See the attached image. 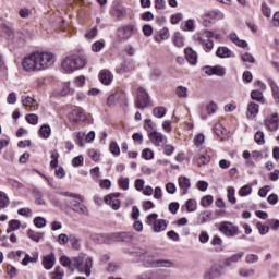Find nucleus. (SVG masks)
<instances>
[{"label": "nucleus", "instance_id": "31", "mask_svg": "<svg viewBox=\"0 0 279 279\" xmlns=\"http://www.w3.org/2000/svg\"><path fill=\"white\" fill-rule=\"evenodd\" d=\"M211 245H214L216 252H222L223 251V241L221 238L215 235L211 240Z\"/></svg>", "mask_w": 279, "mask_h": 279}, {"label": "nucleus", "instance_id": "5", "mask_svg": "<svg viewBox=\"0 0 279 279\" xmlns=\"http://www.w3.org/2000/svg\"><path fill=\"white\" fill-rule=\"evenodd\" d=\"M147 226H151L153 232H165L167 230V221L158 219L157 214H150L146 219Z\"/></svg>", "mask_w": 279, "mask_h": 279}, {"label": "nucleus", "instance_id": "63", "mask_svg": "<svg viewBox=\"0 0 279 279\" xmlns=\"http://www.w3.org/2000/svg\"><path fill=\"white\" fill-rule=\"evenodd\" d=\"M145 189V180L143 179H137L135 181V190L142 193V191Z\"/></svg>", "mask_w": 279, "mask_h": 279}, {"label": "nucleus", "instance_id": "23", "mask_svg": "<svg viewBox=\"0 0 279 279\" xmlns=\"http://www.w3.org/2000/svg\"><path fill=\"white\" fill-rule=\"evenodd\" d=\"M259 106L258 104L251 102L247 106V112L246 117L247 119H255V117L258 114Z\"/></svg>", "mask_w": 279, "mask_h": 279}, {"label": "nucleus", "instance_id": "62", "mask_svg": "<svg viewBox=\"0 0 279 279\" xmlns=\"http://www.w3.org/2000/svg\"><path fill=\"white\" fill-rule=\"evenodd\" d=\"M186 210H195L197 208V202L195 199H187L185 203Z\"/></svg>", "mask_w": 279, "mask_h": 279}, {"label": "nucleus", "instance_id": "27", "mask_svg": "<svg viewBox=\"0 0 279 279\" xmlns=\"http://www.w3.org/2000/svg\"><path fill=\"white\" fill-rule=\"evenodd\" d=\"M218 58H232V50H229L228 47H218L216 51Z\"/></svg>", "mask_w": 279, "mask_h": 279}, {"label": "nucleus", "instance_id": "22", "mask_svg": "<svg viewBox=\"0 0 279 279\" xmlns=\"http://www.w3.org/2000/svg\"><path fill=\"white\" fill-rule=\"evenodd\" d=\"M206 17L211 20V21H223L225 16L223 13L219 10H213V11H207L205 13Z\"/></svg>", "mask_w": 279, "mask_h": 279}, {"label": "nucleus", "instance_id": "54", "mask_svg": "<svg viewBox=\"0 0 279 279\" xmlns=\"http://www.w3.org/2000/svg\"><path fill=\"white\" fill-rule=\"evenodd\" d=\"M210 204H213V196L210 195H206L201 199V206H203V208H208Z\"/></svg>", "mask_w": 279, "mask_h": 279}, {"label": "nucleus", "instance_id": "20", "mask_svg": "<svg viewBox=\"0 0 279 279\" xmlns=\"http://www.w3.org/2000/svg\"><path fill=\"white\" fill-rule=\"evenodd\" d=\"M99 80L105 86H110L112 84V73L108 70H102L99 73Z\"/></svg>", "mask_w": 279, "mask_h": 279}, {"label": "nucleus", "instance_id": "26", "mask_svg": "<svg viewBox=\"0 0 279 279\" xmlns=\"http://www.w3.org/2000/svg\"><path fill=\"white\" fill-rule=\"evenodd\" d=\"M194 161L198 167H202V165H208V162H210V157L206 154L205 155L198 154L194 157Z\"/></svg>", "mask_w": 279, "mask_h": 279}, {"label": "nucleus", "instance_id": "18", "mask_svg": "<svg viewBox=\"0 0 279 279\" xmlns=\"http://www.w3.org/2000/svg\"><path fill=\"white\" fill-rule=\"evenodd\" d=\"M84 258H86V255L84 253H81L77 257L72 258V265L80 271V274H84Z\"/></svg>", "mask_w": 279, "mask_h": 279}, {"label": "nucleus", "instance_id": "41", "mask_svg": "<svg viewBox=\"0 0 279 279\" xmlns=\"http://www.w3.org/2000/svg\"><path fill=\"white\" fill-rule=\"evenodd\" d=\"M10 204V198H8V195L0 191V208H8V205Z\"/></svg>", "mask_w": 279, "mask_h": 279}, {"label": "nucleus", "instance_id": "40", "mask_svg": "<svg viewBox=\"0 0 279 279\" xmlns=\"http://www.w3.org/2000/svg\"><path fill=\"white\" fill-rule=\"evenodd\" d=\"M154 117H157V119H162L167 114V109L165 107H156L153 110Z\"/></svg>", "mask_w": 279, "mask_h": 279}, {"label": "nucleus", "instance_id": "33", "mask_svg": "<svg viewBox=\"0 0 279 279\" xmlns=\"http://www.w3.org/2000/svg\"><path fill=\"white\" fill-rule=\"evenodd\" d=\"M59 263L62 265V267H68L71 271H73V262L66 255H62Z\"/></svg>", "mask_w": 279, "mask_h": 279}, {"label": "nucleus", "instance_id": "46", "mask_svg": "<svg viewBox=\"0 0 279 279\" xmlns=\"http://www.w3.org/2000/svg\"><path fill=\"white\" fill-rule=\"evenodd\" d=\"M251 193H252V186L244 185L239 190L238 195H240V197H247V195H251Z\"/></svg>", "mask_w": 279, "mask_h": 279}, {"label": "nucleus", "instance_id": "2", "mask_svg": "<svg viewBox=\"0 0 279 279\" xmlns=\"http://www.w3.org/2000/svg\"><path fill=\"white\" fill-rule=\"evenodd\" d=\"M86 57L72 54L63 60L61 66L63 71H66V73H73V71H77V69H84V66H86Z\"/></svg>", "mask_w": 279, "mask_h": 279}, {"label": "nucleus", "instance_id": "16", "mask_svg": "<svg viewBox=\"0 0 279 279\" xmlns=\"http://www.w3.org/2000/svg\"><path fill=\"white\" fill-rule=\"evenodd\" d=\"M178 184L182 195H186V193H189V190L191 189V179L181 175L178 178Z\"/></svg>", "mask_w": 279, "mask_h": 279}, {"label": "nucleus", "instance_id": "13", "mask_svg": "<svg viewBox=\"0 0 279 279\" xmlns=\"http://www.w3.org/2000/svg\"><path fill=\"white\" fill-rule=\"evenodd\" d=\"M265 126L270 131V132H276V130H278L279 128V118H278V113H275L270 117H268L265 120Z\"/></svg>", "mask_w": 279, "mask_h": 279}, {"label": "nucleus", "instance_id": "11", "mask_svg": "<svg viewBox=\"0 0 279 279\" xmlns=\"http://www.w3.org/2000/svg\"><path fill=\"white\" fill-rule=\"evenodd\" d=\"M68 119L70 123H80L86 119V113H84V109L76 108L69 112Z\"/></svg>", "mask_w": 279, "mask_h": 279}, {"label": "nucleus", "instance_id": "53", "mask_svg": "<svg viewBox=\"0 0 279 279\" xmlns=\"http://www.w3.org/2000/svg\"><path fill=\"white\" fill-rule=\"evenodd\" d=\"M255 143H257V145H265V133H263L262 131L256 132Z\"/></svg>", "mask_w": 279, "mask_h": 279}, {"label": "nucleus", "instance_id": "24", "mask_svg": "<svg viewBox=\"0 0 279 279\" xmlns=\"http://www.w3.org/2000/svg\"><path fill=\"white\" fill-rule=\"evenodd\" d=\"M243 256H245V253H243V252L233 254L232 256L225 259V265H227V267H230L232 264L239 263V260H241V258H243Z\"/></svg>", "mask_w": 279, "mask_h": 279}, {"label": "nucleus", "instance_id": "36", "mask_svg": "<svg viewBox=\"0 0 279 279\" xmlns=\"http://www.w3.org/2000/svg\"><path fill=\"white\" fill-rule=\"evenodd\" d=\"M175 95L181 99H186V97H189V88L184 86H178L175 89Z\"/></svg>", "mask_w": 279, "mask_h": 279}, {"label": "nucleus", "instance_id": "7", "mask_svg": "<svg viewBox=\"0 0 279 279\" xmlns=\"http://www.w3.org/2000/svg\"><path fill=\"white\" fill-rule=\"evenodd\" d=\"M135 106L141 110L149 106V94H147V92L143 87L137 88V97H136Z\"/></svg>", "mask_w": 279, "mask_h": 279}, {"label": "nucleus", "instance_id": "9", "mask_svg": "<svg viewBox=\"0 0 279 279\" xmlns=\"http://www.w3.org/2000/svg\"><path fill=\"white\" fill-rule=\"evenodd\" d=\"M225 211L218 210V211H202L198 220L199 223H208V221H215V219H219V217H223Z\"/></svg>", "mask_w": 279, "mask_h": 279}, {"label": "nucleus", "instance_id": "19", "mask_svg": "<svg viewBox=\"0 0 279 279\" xmlns=\"http://www.w3.org/2000/svg\"><path fill=\"white\" fill-rule=\"evenodd\" d=\"M184 53L187 62L192 64V66H195V64H197V52H195L193 48H185Z\"/></svg>", "mask_w": 279, "mask_h": 279}, {"label": "nucleus", "instance_id": "17", "mask_svg": "<svg viewBox=\"0 0 279 279\" xmlns=\"http://www.w3.org/2000/svg\"><path fill=\"white\" fill-rule=\"evenodd\" d=\"M22 106H24V108H28V110H31L32 112H34V110H38V102L36 101V99L29 97V96H22Z\"/></svg>", "mask_w": 279, "mask_h": 279}, {"label": "nucleus", "instance_id": "39", "mask_svg": "<svg viewBox=\"0 0 279 279\" xmlns=\"http://www.w3.org/2000/svg\"><path fill=\"white\" fill-rule=\"evenodd\" d=\"M239 274L242 278H252V276L256 274V270L250 268H240Z\"/></svg>", "mask_w": 279, "mask_h": 279}, {"label": "nucleus", "instance_id": "3", "mask_svg": "<svg viewBox=\"0 0 279 279\" xmlns=\"http://www.w3.org/2000/svg\"><path fill=\"white\" fill-rule=\"evenodd\" d=\"M210 38H215L216 40H220L221 35L218 34L215 31H204L203 33L197 34L195 36L196 43H201L203 49L207 52L210 51L213 49V47H215V43H213V40H210Z\"/></svg>", "mask_w": 279, "mask_h": 279}, {"label": "nucleus", "instance_id": "43", "mask_svg": "<svg viewBox=\"0 0 279 279\" xmlns=\"http://www.w3.org/2000/svg\"><path fill=\"white\" fill-rule=\"evenodd\" d=\"M109 151L110 154H113V156H119L121 154V148L117 142H111L109 145Z\"/></svg>", "mask_w": 279, "mask_h": 279}, {"label": "nucleus", "instance_id": "14", "mask_svg": "<svg viewBox=\"0 0 279 279\" xmlns=\"http://www.w3.org/2000/svg\"><path fill=\"white\" fill-rule=\"evenodd\" d=\"M60 195H63V197H72V199H74V206H80V210H84V205H82L84 196L71 192H60Z\"/></svg>", "mask_w": 279, "mask_h": 279}, {"label": "nucleus", "instance_id": "10", "mask_svg": "<svg viewBox=\"0 0 279 279\" xmlns=\"http://www.w3.org/2000/svg\"><path fill=\"white\" fill-rule=\"evenodd\" d=\"M119 197H121V193H111L104 197V202L107 206H110L112 210H119V208H121V201Z\"/></svg>", "mask_w": 279, "mask_h": 279}, {"label": "nucleus", "instance_id": "58", "mask_svg": "<svg viewBox=\"0 0 279 279\" xmlns=\"http://www.w3.org/2000/svg\"><path fill=\"white\" fill-rule=\"evenodd\" d=\"M245 263H247V265H254V263H258V255L256 254L246 255Z\"/></svg>", "mask_w": 279, "mask_h": 279}, {"label": "nucleus", "instance_id": "55", "mask_svg": "<svg viewBox=\"0 0 279 279\" xmlns=\"http://www.w3.org/2000/svg\"><path fill=\"white\" fill-rule=\"evenodd\" d=\"M34 226H36V228H45L47 220L43 217H36L34 218Z\"/></svg>", "mask_w": 279, "mask_h": 279}, {"label": "nucleus", "instance_id": "51", "mask_svg": "<svg viewBox=\"0 0 279 279\" xmlns=\"http://www.w3.org/2000/svg\"><path fill=\"white\" fill-rule=\"evenodd\" d=\"M104 47H106V43L98 40L92 45V51H94V53H99Z\"/></svg>", "mask_w": 279, "mask_h": 279}, {"label": "nucleus", "instance_id": "61", "mask_svg": "<svg viewBox=\"0 0 279 279\" xmlns=\"http://www.w3.org/2000/svg\"><path fill=\"white\" fill-rule=\"evenodd\" d=\"M174 151H175V147H173V145L165 144V146H163V154L166 156H171V154H173Z\"/></svg>", "mask_w": 279, "mask_h": 279}, {"label": "nucleus", "instance_id": "35", "mask_svg": "<svg viewBox=\"0 0 279 279\" xmlns=\"http://www.w3.org/2000/svg\"><path fill=\"white\" fill-rule=\"evenodd\" d=\"M20 228H21V221L11 220V221H9V227L7 229V233L10 234V232H15V230H19Z\"/></svg>", "mask_w": 279, "mask_h": 279}, {"label": "nucleus", "instance_id": "38", "mask_svg": "<svg viewBox=\"0 0 279 279\" xmlns=\"http://www.w3.org/2000/svg\"><path fill=\"white\" fill-rule=\"evenodd\" d=\"M221 276V271L217 268H211L209 271L205 274V279H215Z\"/></svg>", "mask_w": 279, "mask_h": 279}, {"label": "nucleus", "instance_id": "42", "mask_svg": "<svg viewBox=\"0 0 279 279\" xmlns=\"http://www.w3.org/2000/svg\"><path fill=\"white\" fill-rule=\"evenodd\" d=\"M144 130H146V132H148V134H151V132H154V130H156V124L154 123V121L147 119L144 121Z\"/></svg>", "mask_w": 279, "mask_h": 279}, {"label": "nucleus", "instance_id": "6", "mask_svg": "<svg viewBox=\"0 0 279 279\" xmlns=\"http://www.w3.org/2000/svg\"><path fill=\"white\" fill-rule=\"evenodd\" d=\"M138 32L135 24H125L117 29L119 40H130Z\"/></svg>", "mask_w": 279, "mask_h": 279}, {"label": "nucleus", "instance_id": "34", "mask_svg": "<svg viewBox=\"0 0 279 279\" xmlns=\"http://www.w3.org/2000/svg\"><path fill=\"white\" fill-rule=\"evenodd\" d=\"M50 278L51 279H62V278H64V270L62 269V267L57 266L54 268V271L50 272Z\"/></svg>", "mask_w": 279, "mask_h": 279}, {"label": "nucleus", "instance_id": "44", "mask_svg": "<svg viewBox=\"0 0 279 279\" xmlns=\"http://www.w3.org/2000/svg\"><path fill=\"white\" fill-rule=\"evenodd\" d=\"M234 194H235L234 187H229L227 190V197H228V202H230V204H236V196H234Z\"/></svg>", "mask_w": 279, "mask_h": 279}, {"label": "nucleus", "instance_id": "8", "mask_svg": "<svg viewBox=\"0 0 279 279\" xmlns=\"http://www.w3.org/2000/svg\"><path fill=\"white\" fill-rule=\"evenodd\" d=\"M219 231L225 234V236H239V227L234 226L232 222H221Z\"/></svg>", "mask_w": 279, "mask_h": 279}, {"label": "nucleus", "instance_id": "21", "mask_svg": "<svg viewBox=\"0 0 279 279\" xmlns=\"http://www.w3.org/2000/svg\"><path fill=\"white\" fill-rule=\"evenodd\" d=\"M29 263H38V253L34 252L32 253V255L25 253L24 254V258L21 262V265H23V267H27V265H29Z\"/></svg>", "mask_w": 279, "mask_h": 279}, {"label": "nucleus", "instance_id": "56", "mask_svg": "<svg viewBox=\"0 0 279 279\" xmlns=\"http://www.w3.org/2000/svg\"><path fill=\"white\" fill-rule=\"evenodd\" d=\"M175 47H184V37L180 35V33H177L174 35V40H173Z\"/></svg>", "mask_w": 279, "mask_h": 279}, {"label": "nucleus", "instance_id": "47", "mask_svg": "<svg viewBox=\"0 0 279 279\" xmlns=\"http://www.w3.org/2000/svg\"><path fill=\"white\" fill-rule=\"evenodd\" d=\"M169 39V28H162L159 32V37H156V41L160 43L161 40H168Z\"/></svg>", "mask_w": 279, "mask_h": 279}, {"label": "nucleus", "instance_id": "45", "mask_svg": "<svg viewBox=\"0 0 279 279\" xmlns=\"http://www.w3.org/2000/svg\"><path fill=\"white\" fill-rule=\"evenodd\" d=\"M118 185L122 189V191H128V189H130V179L129 178H120L118 180Z\"/></svg>", "mask_w": 279, "mask_h": 279}, {"label": "nucleus", "instance_id": "25", "mask_svg": "<svg viewBox=\"0 0 279 279\" xmlns=\"http://www.w3.org/2000/svg\"><path fill=\"white\" fill-rule=\"evenodd\" d=\"M27 236H28V239H31V241H34L35 243H40V239H43V236H45V233L36 232L32 229H28Z\"/></svg>", "mask_w": 279, "mask_h": 279}, {"label": "nucleus", "instance_id": "28", "mask_svg": "<svg viewBox=\"0 0 279 279\" xmlns=\"http://www.w3.org/2000/svg\"><path fill=\"white\" fill-rule=\"evenodd\" d=\"M93 257H87L85 259V268H83V274H85V276L87 278H90V274L93 272Z\"/></svg>", "mask_w": 279, "mask_h": 279}, {"label": "nucleus", "instance_id": "30", "mask_svg": "<svg viewBox=\"0 0 279 279\" xmlns=\"http://www.w3.org/2000/svg\"><path fill=\"white\" fill-rule=\"evenodd\" d=\"M230 40L234 43V45H236L238 47H242L243 49L247 47V41L240 39L235 33L230 34Z\"/></svg>", "mask_w": 279, "mask_h": 279}, {"label": "nucleus", "instance_id": "12", "mask_svg": "<svg viewBox=\"0 0 279 279\" xmlns=\"http://www.w3.org/2000/svg\"><path fill=\"white\" fill-rule=\"evenodd\" d=\"M148 137L155 147H162L167 143V137L162 133L156 131L149 133Z\"/></svg>", "mask_w": 279, "mask_h": 279}, {"label": "nucleus", "instance_id": "1", "mask_svg": "<svg viewBox=\"0 0 279 279\" xmlns=\"http://www.w3.org/2000/svg\"><path fill=\"white\" fill-rule=\"evenodd\" d=\"M56 64V54L50 51H35L23 59L22 66L28 73L47 71Z\"/></svg>", "mask_w": 279, "mask_h": 279}, {"label": "nucleus", "instance_id": "59", "mask_svg": "<svg viewBox=\"0 0 279 279\" xmlns=\"http://www.w3.org/2000/svg\"><path fill=\"white\" fill-rule=\"evenodd\" d=\"M206 112L207 114H215L217 112V105L214 101L209 102L206 107Z\"/></svg>", "mask_w": 279, "mask_h": 279}, {"label": "nucleus", "instance_id": "60", "mask_svg": "<svg viewBox=\"0 0 279 279\" xmlns=\"http://www.w3.org/2000/svg\"><path fill=\"white\" fill-rule=\"evenodd\" d=\"M11 256H12L13 260H15L16 263H20L21 256H25V252L24 251H14L11 253Z\"/></svg>", "mask_w": 279, "mask_h": 279}, {"label": "nucleus", "instance_id": "64", "mask_svg": "<svg viewBox=\"0 0 279 279\" xmlns=\"http://www.w3.org/2000/svg\"><path fill=\"white\" fill-rule=\"evenodd\" d=\"M95 36H97V27H94L85 33V38H87V40L95 38Z\"/></svg>", "mask_w": 279, "mask_h": 279}, {"label": "nucleus", "instance_id": "32", "mask_svg": "<svg viewBox=\"0 0 279 279\" xmlns=\"http://www.w3.org/2000/svg\"><path fill=\"white\" fill-rule=\"evenodd\" d=\"M39 135L41 138H49L51 136V126L49 124H44L39 129Z\"/></svg>", "mask_w": 279, "mask_h": 279}, {"label": "nucleus", "instance_id": "37", "mask_svg": "<svg viewBox=\"0 0 279 279\" xmlns=\"http://www.w3.org/2000/svg\"><path fill=\"white\" fill-rule=\"evenodd\" d=\"M251 98L254 101H259L260 104H265V98L263 97V92L260 90L251 92Z\"/></svg>", "mask_w": 279, "mask_h": 279}, {"label": "nucleus", "instance_id": "52", "mask_svg": "<svg viewBox=\"0 0 279 279\" xmlns=\"http://www.w3.org/2000/svg\"><path fill=\"white\" fill-rule=\"evenodd\" d=\"M25 119L31 125H36L38 123V116L36 113L26 114Z\"/></svg>", "mask_w": 279, "mask_h": 279}, {"label": "nucleus", "instance_id": "57", "mask_svg": "<svg viewBox=\"0 0 279 279\" xmlns=\"http://www.w3.org/2000/svg\"><path fill=\"white\" fill-rule=\"evenodd\" d=\"M195 29V21L187 20L183 26V32H193Z\"/></svg>", "mask_w": 279, "mask_h": 279}, {"label": "nucleus", "instance_id": "49", "mask_svg": "<svg viewBox=\"0 0 279 279\" xmlns=\"http://www.w3.org/2000/svg\"><path fill=\"white\" fill-rule=\"evenodd\" d=\"M241 60L244 61V62H248L250 64H254V62H256V59L250 52L242 53L241 54Z\"/></svg>", "mask_w": 279, "mask_h": 279}, {"label": "nucleus", "instance_id": "15", "mask_svg": "<svg viewBox=\"0 0 279 279\" xmlns=\"http://www.w3.org/2000/svg\"><path fill=\"white\" fill-rule=\"evenodd\" d=\"M41 264H43L44 269H46L47 271H51V268L56 267V254L50 253V254L44 256Z\"/></svg>", "mask_w": 279, "mask_h": 279}, {"label": "nucleus", "instance_id": "48", "mask_svg": "<svg viewBox=\"0 0 279 279\" xmlns=\"http://www.w3.org/2000/svg\"><path fill=\"white\" fill-rule=\"evenodd\" d=\"M142 158H144V160H154V150H151L150 148L143 149Z\"/></svg>", "mask_w": 279, "mask_h": 279}, {"label": "nucleus", "instance_id": "29", "mask_svg": "<svg viewBox=\"0 0 279 279\" xmlns=\"http://www.w3.org/2000/svg\"><path fill=\"white\" fill-rule=\"evenodd\" d=\"M151 267H167V268H171L173 267V263H171L170 260H166V259H157L154 260L150 264Z\"/></svg>", "mask_w": 279, "mask_h": 279}, {"label": "nucleus", "instance_id": "4", "mask_svg": "<svg viewBox=\"0 0 279 279\" xmlns=\"http://www.w3.org/2000/svg\"><path fill=\"white\" fill-rule=\"evenodd\" d=\"M134 239V232H116L106 235V243H130Z\"/></svg>", "mask_w": 279, "mask_h": 279}, {"label": "nucleus", "instance_id": "50", "mask_svg": "<svg viewBox=\"0 0 279 279\" xmlns=\"http://www.w3.org/2000/svg\"><path fill=\"white\" fill-rule=\"evenodd\" d=\"M213 75H218V77H223L226 75V69L221 65L213 66Z\"/></svg>", "mask_w": 279, "mask_h": 279}]
</instances>
